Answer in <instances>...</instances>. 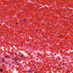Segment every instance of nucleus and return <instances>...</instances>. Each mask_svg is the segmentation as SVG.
I'll return each mask as SVG.
<instances>
[{
	"instance_id": "obj_8",
	"label": "nucleus",
	"mask_w": 73,
	"mask_h": 73,
	"mask_svg": "<svg viewBox=\"0 0 73 73\" xmlns=\"http://www.w3.org/2000/svg\"><path fill=\"white\" fill-rule=\"evenodd\" d=\"M16 24H17V25H18V23H16Z\"/></svg>"
},
{
	"instance_id": "obj_1",
	"label": "nucleus",
	"mask_w": 73,
	"mask_h": 73,
	"mask_svg": "<svg viewBox=\"0 0 73 73\" xmlns=\"http://www.w3.org/2000/svg\"><path fill=\"white\" fill-rule=\"evenodd\" d=\"M17 60H19V59H18V58H14V60L15 61H17Z\"/></svg>"
},
{
	"instance_id": "obj_5",
	"label": "nucleus",
	"mask_w": 73,
	"mask_h": 73,
	"mask_svg": "<svg viewBox=\"0 0 73 73\" xmlns=\"http://www.w3.org/2000/svg\"><path fill=\"white\" fill-rule=\"evenodd\" d=\"M62 66H64L65 65L64 64V63H62Z\"/></svg>"
},
{
	"instance_id": "obj_3",
	"label": "nucleus",
	"mask_w": 73,
	"mask_h": 73,
	"mask_svg": "<svg viewBox=\"0 0 73 73\" xmlns=\"http://www.w3.org/2000/svg\"><path fill=\"white\" fill-rule=\"evenodd\" d=\"M3 71V69L2 68H1L0 69V72H2Z\"/></svg>"
},
{
	"instance_id": "obj_6",
	"label": "nucleus",
	"mask_w": 73,
	"mask_h": 73,
	"mask_svg": "<svg viewBox=\"0 0 73 73\" xmlns=\"http://www.w3.org/2000/svg\"><path fill=\"white\" fill-rule=\"evenodd\" d=\"M31 71L30 70H29L28 71V73H29L31 72Z\"/></svg>"
},
{
	"instance_id": "obj_9",
	"label": "nucleus",
	"mask_w": 73,
	"mask_h": 73,
	"mask_svg": "<svg viewBox=\"0 0 73 73\" xmlns=\"http://www.w3.org/2000/svg\"><path fill=\"white\" fill-rule=\"evenodd\" d=\"M23 56L21 55L20 57H23Z\"/></svg>"
},
{
	"instance_id": "obj_2",
	"label": "nucleus",
	"mask_w": 73,
	"mask_h": 73,
	"mask_svg": "<svg viewBox=\"0 0 73 73\" xmlns=\"http://www.w3.org/2000/svg\"><path fill=\"white\" fill-rule=\"evenodd\" d=\"M2 61L3 62H5V61H4V59L3 58H2L1 59Z\"/></svg>"
},
{
	"instance_id": "obj_4",
	"label": "nucleus",
	"mask_w": 73,
	"mask_h": 73,
	"mask_svg": "<svg viewBox=\"0 0 73 73\" xmlns=\"http://www.w3.org/2000/svg\"><path fill=\"white\" fill-rule=\"evenodd\" d=\"M7 57L9 58H11V56H8Z\"/></svg>"
},
{
	"instance_id": "obj_11",
	"label": "nucleus",
	"mask_w": 73,
	"mask_h": 73,
	"mask_svg": "<svg viewBox=\"0 0 73 73\" xmlns=\"http://www.w3.org/2000/svg\"><path fill=\"white\" fill-rule=\"evenodd\" d=\"M34 73H36V72H34Z\"/></svg>"
},
{
	"instance_id": "obj_7",
	"label": "nucleus",
	"mask_w": 73,
	"mask_h": 73,
	"mask_svg": "<svg viewBox=\"0 0 73 73\" xmlns=\"http://www.w3.org/2000/svg\"><path fill=\"white\" fill-rule=\"evenodd\" d=\"M25 21H26L24 19V22H25Z\"/></svg>"
},
{
	"instance_id": "obj_10",
	"label": "nucleus",
	"mask_w": 73,
	"mask_h": 73,
	"mask_svg": "<svg viewBox=\"0 0 73 73\" xmlns=\"http://www.w3.org/2000/svg\"><path fill=\"white\" fill-rule=\"evenodd\" d=\"M36 31H38V30H37Z\"/></svg>"
}]
</instances>
